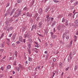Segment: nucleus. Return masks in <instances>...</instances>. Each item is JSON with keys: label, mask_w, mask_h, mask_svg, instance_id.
<instances>
[{"label": "nucleus", "mask_w": 78, "mask_h": 78, "mask_svg": "<svg viewBox=\"0 0 78 78\" xmlns=\"http://www.w3.org/2000/svg\"><path fill=\"white\" fill-rule=\"evenodd\" d=\"M12 22H13V19H12V18H10V20L9 18H8L7 19L6 23H11Z\"/></svg>", "instance_id": "nucleus-1"}, {"label": "nucleus", "mask_w": 78, "mask_h": 78, "mask_svg": "<svg viewBox=\"0 0 78 78\" xmlns=\"http://www.w3.org/2000/svg\"><path fill=\"white\" fill-rule=\"evenodd\" d=\"M26 16L27 17H29L30 18L32 17V13H30L29 12H27L26 13Z\"/></svg>", "instance_id": "nucleus-2"}, {"label": "nucleus", "mask_w": 78, "mask_h": 78, "mask_svg": "<svg viewBox=\"0 0 78 78\" xmlns=\"http://www.w3.org/2000/svg\"><path fill=\"white\" fill-rule=\"evenodd\" d=\"M75 14H73L72 13H69V14L68 16L69 17V16H70V17H72L73 19H74L75 18Z\"/></svg>", "instance_id": "nucleus-3"}, {"label": "nucleus", "mask_w": 78, "mask_h": 78, "mask_svg": "<svg viewBox=\"0 0 78 78\" xmlns=\"http://www.w3.org/2000/svg\"><path fill=\"white\" fill-rule=\"evenodd\" d=\"M21 13H22V10L20 9L18 11V12L17 13V17H19V16H20Z\"/></svg>", "instance_id": "nucleus-4"}, {"label": "nucleus", "mask_w": 78, "mask_h": 78, "mask_svg": "<svg viewBox=\"0 0 78 78\" xmlns=\"http://www.w3.org/2000/svg\"><path fill=\"white\" fill-rule=\"evenodd\" d=\"M18 66H19V68H20V69H25V67H24L23 66H22V65L20 64H19L18 65Z\"/></svg>", "instance_id": "nucleus-5"}, {"label": "nucleus", "mask_w": 78, "mask_h": 78, "mask_svg": "<svg viewBox=\"0 0 78 78\" xmlns=\"http://www.w3.org/2000/svg\"><path fill=\"white\" fill-rule=\"evenodd\" d=\"M56 22L55 21H54L52 22V24L51 25V27H53L55 25H56Z\"/></svg>", "instance_id": "nucleus-6"}, {"label": "nucleus", "mask_w": 78, "mask_h": 78, "mask_svg": "<svg viewBox=\"0 0 78 78\" xmlns=\"http://www.w3.org/2000/svg\"><path fill=\"white\" fill-rule=\"evenodd\" d=\"M42 12H43L42 9L41 8H40L39 9L38 13H39V14H41L42 13Z\"/></svg>", "instance_id": "nucleus-7"}, {"label": "nucleus", "mask_w": 78, "mask_h": 78, "mask_svg": "<svg viewBox=\"0 0 78 78\" xmlns=\"http://www.w3.org/2000/svg\"><path fill=\"white\" fill-rule=\"evenodd\" d=\"M34 0L30 2V5L31 6V7L33 6V5H34Z\"/></svg>", "instance_id": "nucleus-8"}, {"label": "nucleus", "mask_w": 78, "mask_h": 78, "mask_svg": "<svg viewBox=\"0 0 78 78\" xmlns=\"http://www.w3.org/2000/svg\"><path fill=\"white\" fill-rule=\"evenodd\" d=\"M72 52H71L69 53V56L70 57L69 58L70 59V60H71L72 59V58H73V56L72 55Z\"/></svg>", "instance_id": "nucleus-9"}, {"label": "nucleus", "mask_w": 78, "mask_h": 78, "mask_svg": "<svg viewBox=\"0 0 78 78\" xmlns=\"http://www.w3.org/2000/svg\"><path fill=\"white\" fill-rule=\"evenodd\" d=\"M19 41L20 42H23V38H22V37L20 36Z\"/></svg>", "instance_id": "nucleus-10"}, {"label": "nucleus", "mask_w": 78, "mask_h": 78, "mask_svg": "<svg viewBox=\"0 0 78 78\" xmlns=\"http://www.w3.org/2000/svg\"><path fill=\"white\" fill-rule=\"evenodd\" d=\"M47 22L49 24H51V21H50V19L48 18L47 20Z\"/></svg>", "instance_id": "nucleus-11"}, {"label": "nucleus", "mask_w": 78, "mask_h": 78, "mask_svg": "<svg viewBox=\"0 0 78 78\" xmlns=\"http://www.w3.org/2000/svg\"><path fill=\"white\" fill-rule=\"evenodd\" d=\"M13 27H10L9 28V29H7V31H11V30H13Z\"/></svg>", "instance_id": "nucleus-12"}, {"label": "nucleus", "mask_w": 78, "mask_h": 78, "mask_svg": "<svg viewBox=\"0 0 78 78\" xmlns=\"http://www.w3.org/2000/svg\"><path fill=\"white\" fill-rule=\"evenodd\" d=\"M60 26L61 28H64L66 27L65 25H64L63 24H60Z\"/></svg>", "instance_id": "nucleus-13"}, {"label": "nucleus", "mask_w": 78, "mask_h": 78, "mask_svg": "<svg viewBox=\"0 0 78 78\" xmlns=\"http://www.w3.org/2000/svg\"><path fill=\"white\" fill-rule=\"evenodd\" d=\"M23 10L24 11H28V8H27V7H25L23 9Z\"/></svg>", "instance_id": "nucleus-14"}, {"label": "nucleus", "mask_w": 78, "mask_h": 78, "mask_svg": "<svg viewBox=\"0 0 78 78\" xmlns=\"http://www.w3.org/2000/svg\"><path fill=\"white\" fill-rule=\"evenodd\" d=\"M42 22H40L39 23V28L41 27H42Z\"/></svg>", "instance_id": "nucleus-15"}, {"label": "nucleus", "mask_w": 78, "mask_h": 78, "mask_svg": "<svg viewBox=\"0 0 78 78\" xmlns=\"http://www.w3.org/2000/svg\"><path fill=\"white\" fill-rule=\"evenodd\" d=\"M62 17L63 16L62 15H60L57 16V18L58 19H61V18H62Z\"/></svg>", "instance_id": "nucleus-16"}, {"label": "nucleus", "mask_w": 78, "mask_h": 78, "mask_svg": "<svg viewBox=\"0 0 78 78\" xmlns=\"http://www.w3.org/2000/svg\"><path fill=\"white\" fill-rule=\"evenodd\" d=\"M78 65H75L74 69V70H77V69H78Z\"/></svg>", "instance_id": "nucleus-17"}, {"label": "nucleus", "mask_w": 78, "mask_h": 78, "mask_svg": "<svg viewBox=\"0 0 78 78\" xmlns=\"http://www.w3.org/2000/svg\"><path fill=\"white\" fill-rule=\"evenodd\" d=\"M57 37V36H56V35H54L51 36V37L53 39H55V38Z\"/></svg>", "instance_id": "nucleus-18"}, {"label": "nucleus", "mask_w": 78, "mask_h": 78, "mask_svg": "<svg viewBox=\"0 0 78 78\" xmlns=\"http://www.w3.org/2000/svg\"><path fill=\"white\" fill-rule=\"evenodd\" d=\"M38 16V14L37 13H36V14H35V15L34 17V19H36V18H37V17Z\"/></svg>", "instance_id": "nucleus-19"}, {"label": "nucleus", "mask_w": 78, "mask_h": 78, "mask_svg": "<svg viewBox=\"0 0 78 78\" xmlns=\"http://www.w3.org/2000/svg\"><path fill=\"white\" fill-rule=\"evenodd\" d=\"M14 53V55H15L16 57H17V54L18 53L17 51H15Z\"/></svg>", "instance_id": "nucleus-20"}, {"label": "nucleus", "mask_w": 78, "mask_h": 78, "mask_svg": "<svg viewBox=\"0 0 78 78\" xmlns=\"http://www.w3.org/2000/svg\"><path fill=\"white\" fill-rule=\"evenodd\" d=\"M28 60L29 61H30V62H31V61H33V60H32V58H31L29 57H28Z\"/></svg>", "instance_id": "nucleus-21"}, {"label": "nucleus", "mask_w": 78, "mask_h": 78, "mask_svg": "<svg viewBox=\"0 0 78 78\" xmlns=\"http://www.w3.org/2000/svg\"><path fill=\"white\" fill-rule=\"evenodd\" d=\"M57 29L58 31H59L61 30V26H60V24L57 27Z\"/></svg>", "instance_id": "nucleus-22"}, {"label": "nucleus", "mask_w": 78, "mask_h": 78, "mask_svg": "<svg viewBox=\"0 0 78 78\" xmlns=\"http://www.w3.org/2000/svg\"><path fill=\"white\" fill-rule=\"evenodd\" d=\"M65 25L66 26H68L69 25L68 24V20H66L65 22Z\"/></svg>", "instance_id": "nucleus-23"}, {"label": "nucleus", "mask_w": 78, "mask_h": 78, "mask_svg": "<svg viewBox=\"0 0 78 78\" xmlns=\"http://www.w3.org/2000/svg\"><path fill=\"white\" fill-rule=\"evenodd\" d=\"M50 9L49 7H47L46 9L45 10V11L46 12H47L48 11V9Z\"/></svg>", "instance_id": "nucleus-24"}, {"label": "nucleus", "mask_w": 78, "mask_h": 78, "mask_svg": "<svg viewBox=\"0 0 78 78\" xmlns=\"http://www.w3.org/2000/svg\"><path fill=\"white\" fill-rule=\"evenodd\" d=\"M76 54V50H74L73 52V55H75Z\"/></svg>", "instance_id": "nucleus-25"}, {"label": "nucleus", "mask_w": 78, "mask_h": 78, "mask_svg": "<svg viewBox=\"0 0 78 78\" xmlns=\"http://www.w3.org/2000/svg\"><path fill=\"white\" fill-rule=\"evenodd\" d=\"M2 48H3V47H5V43L3 42L2 43V45H1Z\"/></svg>", "instance_id": "nucleus-26"}, {"label": "nucleus", "mask_w": 78, "mask_h": 78, "mask_svg": "<svg viewBox=\"0 0 78 78\" xmlns=\"http://www.w3.org/2000/svg\"><path fill=\"white\" fill-rule=\"evenodd\" d=\"M65 21H66V19H65V17H63L62 18V22L64 23V22H65Z\"/></svg>", "instance_id": "nucleus-27"}, {"label": "nucleus", "mask_w": 78, "mask_h": 78, "mask_svg": "<svg viewBox=\"0 0 78 78\" xmlns=\"http://www.w3.org/2000/svg\"><path fill=\"white\" fill-rule=\"evenodd\" d=\"M37 27V25H35L32 26V27H33L34 29H36Z\"/></svg>", "instance_id": "nucleus-28"}, {"label": "nucleus", "mask_w": 78, "mask_h": 78, "mask_svg": "<svg viewBox=\"0 0 78 78\" xmlns=\"http://www.w3.org/2000/svg\"><path fill=\"white\" fill-rule=\"evenodd\" d=\"M78 24H75L74 25V28H78Z\"/></svg>", "instance_id": "nucleus-29"}, {"label": "nucleus", "mask_w": 78, "mask_h": 78, "mask_svg": "<svg viewBox=\"0 0 78 78\" xmlns=\"http://www.w3.org/2000/svg\"><path fill=\"white\" fill-rule=\"evenodd\" d=\"M7 67L8 69H11V65H8L7 66Z\"/></svg>", "instance_id": "nucleus-30"}, {"label": "nucleus", "mask_w": 78, "mask_h": 78, "mask_svg": "<svg viewBox=\"0 0 78 78\" xmlns=\"http://www.w3.org/2000/svg\"><path fill=\"white\" fill-rule=\"evenodd\" d=\"M22 1V0H17V2L18 3H21Z\"/></svg>", "instance_id": "nucleus-31"}, {"label": "nucleus", "mask_w": 78, "mask_h": 78, "mask_svg": "<svg viewBox=\"0 0 78 78\" xmlns=\"http://www.w3.org/2000/svg\"><path fill=\"white\" fill-rule=\"evenodd\" d=\"M16 9H17L16 8L14 7L12 11H13V12H14L15 11H16Z\"/></svg>", "instance_id": "nucleus-32"}, {"label": "nucleus", "mask_w": 78, "mask_h": 78, "mask_svg": "<svg viewBox=\"0 0 78 78\" xmlns=\"http://www.w3.org/2000/svg\"><path fill=\"white\" fill-rule=\"evenodd\" d=\"M14 12L12 11L10 13V16H12L14 14Z\"/></svg>", "instance_id": "nucleus-33"}, {"label": "nucleus", "mask_w": 78, "mask_h": 78, "mask_svg": "<svg viewBox=\"0 0 78 78\" xmlns=\"http://www.w3.org/2000/svg\"><path fill=\"white\" fill-rule=\"evenodd\" d=\"M53 1L55 3H58V2H59V1H57V0H53Z\"/></svg>", "instance_id": "nucleus-34"}, {"label": "nucleus", "mask_w": 78, "mask_h": 78, "mask_svg": "<svg viewBox=\"0 0 78 78\" xmlns=\"http://www.w3.org/2000/svg\"><path fill=\"white\" fill-rule=\"evenodd\" d=\"M14 58H13L12 57H10L9 58V60H14Z\"/></svg>", "instance_id": "nucleus-35"}, {"label": "nucleus", "mask_w": 78, "mask_h": 78, "mask_svg": "<svg viewBox=\"0 0 78 78\" xmlns=\"http://www.w3.org/2000/svg\"><path fill=\"white\" fill-rule=\"evenodd\" d=\"M74 6H77V5H78V2H76L74 4Z\"/></svg>", "instance_id": "nucleus-36"}, {"label": "nucleus", "mask_w": 78, "mask_h": 78, "mask_svg": "<svg viewBox=\"0 0 78 78\" xmlns=\"http://www.w3.org/2000/svg\"><path fill=\"white\" fill-rule=\"evenodd\" d=\"M28 52H29V54H31V50L30 49H28Z\"/></svg>", "instance_id": "nucleus-37"}, {"label": "nucleus", "mask_w": 78, "mask_h": 78, "mask_svg": "<svg viewBox=\"0 0 78 78\" xmlns=\"http://www.w3.org/2000/svg\"><path fill=\"white\" fill-rule=\"evenodd\" d=\"M66 36V34L64 33L63 34V36H62V38L63 39L64 38V37H65Z\"/></svg>", "instance_id": "nucleus-38"}, {"label": "nucleus", "mask_w": 78, "mask_h": 78, "mask_svg": "<svg viewBox=\"0 0 78 78\" xmlns=\"http://www.w3.org/2000/svg\"><path fill=\"white\" fill-rule=\"evenodd\" d=\"M7 15H9V14H10V12L9 11H7V13H6Z\"/></svg>", "instance_id": "nucleus-39"}, {"label": "nucleus", "mask_w": 78, "mask_h": 78, "mask_svg": "<svg viewBox=\"0 0 78 78\" xmlns=\"http://www.w3.org/2000/svg\"><path fill=\"white\" fill-rule=\"evenodd\" d=\"M16 69L17 70V71H18V72H19V70H20V68H17V67H16Z\"/></svg>", "instance_id": "nucleus-40"}, {"label": "nucleus", "mask_w": 78, "mask_h": 78, "mask_svg": "<svg viewBox=\"0 0 78 78\" xmlns=\"http://www.w3.org/2000/svg\"><path fill=\"white\" fill-rule=\"evenodd\" d=\"M8 27V26H5L4 28L5 30H8V29H9Z\"/></svg>", "instance_id": "nucleus-41"}, {"label": "nucleus", "mask_w": 78, "mask_h": 78, "mask_svg": "<svg viewBox=\"0 0 78 78\" xmlns=\"http://www.w3.org/2000/svg\"><path fill=\"white\" fill-rule=\"evenodd\" d=\"M30 21L31 23H33V18H31Z\"/></svg>", "instance_id": "nucleus-42"}, {"label": "nucleus", "mask_w": 78, "mask_h": 78, "mask_svg": "<svg viewBox=\"0 0 78 78\" xmlns=\"http://www.w3.org/2000/svg\"><path fill=\"white\" fill-rule=\"evenodd\" d=\"M25 38H26L27 37H28V35L27 34H24Z\"/></svg>", "instance_id": "nucleus-43"}, {"label": "nucleus", "mask_w": 78, "mask_h": 78, "mask_svg": "<svg viewBox=\"0 0 78 78\" xmlns=\"http://www.w3.org/2000/svg\"><path fill=\"white\" fill-rule=\"evenodd\" d=\"M50 34H51V36H53V34H53V32L52 31L51 32Z\"/></svg>", "instance_id": "nucleus-44"}, {"label": "nucleus", "mask_w": 78, "mask_h": 78, "mask_svg": "<svg viewBox=\"0 0 78 78\" xmlns=\"http://www.w3.org/2000/svg\"><path fill=\"white\" fill-rule=\"evenodd\" d=\"M16 43L17 44H21V43H20L19 41H16Z\"/></svg>", "instance_id": "nucleus-45"}, {"label": "nucleus", "mask_w": 78, "mask_h": 78, "mask_svg": "<svg viewBox=\"0 0 78 78\" xmlns=\"http://www.w3.org/2000/svg\"><path fill=\"white\" fill-rule=\"evenodd\" d=\"M37 34H38V35H39V36H41V37H44L43 36H42V35L39 34L38 33H37Z\"/></svg>", "instance_id": "nucleus-46"}, {"label": "nucleus", "mask_w": 78, "mask_h": 78, "mask_svg": "<svg viewBox=\"0 0 78 78\" xmlns=\"http://www.w3.org/2000/svg\"><path fill=\"white\" fill-rule=\"evenodd\" d=\"M28 47L29 49H30V48H31V44H29V45H28Z\"/></svg>", "instance_id": "nucleus-47"}, {"label": "nucleus", "mask_w": 78, "mask_h": 78, "mask_svg": "<svg viewBox=\"0 0 78 78\" xmlns=\"http://www.w3.org/2000/svg\"><path fill=\"white\" fill-rule=\"evenodd\" d=\"M4 76V75L3 74H0V78H2Z\"/></svg>", "instance_id": "nucleus-48"}, {"label": "nucleus", "mask_w": 78, "mask_h": 78, "mask_svg": "<svg viewBox=\"0 0 78 78\" xmlns=\"http://www.w3.org/2000/svg\"><path fill=\"white\" fill-rule=\"evenodd\" d=\"M67 37H66V39H67V40H68V39H69V35H67Z\"/></svg>", "instance_id": "nucleus-49"}, {"label": "nucleus", "mask_w": 78, "mask_h": 78, "mask_svg": "<svg viewBox=\"0 0 78 78\" xmlns=\"http://www.w3.org/2000/svg\"><path fill=\"white\" fill-rule=\"evenodd\" d=\"M16 61H14V63H13V65H14V66H16Z\"/></svg>", "instance_id": "nucleus-50"}, {"label": "nucleus", "mask_w": 78, "mask_h": 78, "mask_svg": "<svg viewBox=\"0 0 78 78\" xmlns=\"http://www.w3.org/2000/svg\"><path fill=\"white\" fill-rule=\"evenodd\" d=\"M39 19H40V17H39V16H38L36 19L37 21H38V20H39Z\"/></svg>", "instance_id": "nucleus-51"}, {"label": "nucleus", "mask_w": 78, "mask_h": 78, "mask_svg": "<svg viewBox=\"0 0 78 78\" xmlns=\"http://www.w3.org/2000/svg\"><path fill=\"white\" fill-rule=\"evenodd\" d=\"M15 38H16V36H14L12 38V40H14Z\"/></svg>", "instance_id": "nucleus-52"}, {"label": "nucleus", "mask_w": 78, "mask_h": 78, "mask_svg": "<svg viewBox=\"0 0 78 78\" xmlns=\"http://www.w3.org/2000/svg\"><path fill=\"white\" fill-rule=\"evenodd\" d=\"M0 61H1V62H3L5 61V60H2V59H1L0 60Z\"/></svg>", "instance_id": "nucleus-53"}, {"label": "nucleus", "mask_w": 78, "mask_h": 78, "mask_svg": "<svg viewBox=\"0 0 78 78\" xmlns=\"http://www.w3.org/2000/svg\"><path fill=\"white\" fill-rule=\"evenodd\" d=\"M70 8L71 9H74V6H71Z\"/></svg>", "instance_id": "nucleus-54"}, {"label": "nucleus", "mask_w": 78, "mask_h": 78, "mask_svg": "<svg viewBox=\"0 0 78 78\" xmlns=\"http://www.w3.org/2000/svg\"><path fill=\"white\" fill-rule=\"evenodd\" d=\"M74 37L75 39H77V37H76V35H75L74 36Z\"/></svg>", "instance_id": "nucleus-55"}, {"label": "nucleus", "mask_w": 78, "mask_h": 78, "mask_svg": "<svg viewBox=\"0 0 78 78\" xmlns=\"http://www.w3.org/2000/svg\"><path fill=\"white\" fill-rule=\"evenodd\" d=\"M4 51V49H0V52H3Z\"/></svg>", "instance_id": "nucleus-56"}, {"label": "nucleus", "mask_w": 78, "mask_h": 78, "mask_svg": "<svg viewBox=\"0 0 78 78\" xmlns=\"http://www.w3.org/2000/svg\"><path fill=\"white\" fill-rule=\"evenodd\" d=\"M37 69H38V70H40V69H41V66H38Z\"/></svg>", "instance_id": "nucleus-57"}, {"label": "nucleus", "mask_w": 78, "mask_h": 78, "mask_svg": "<svg viewBox=\"0 0 78 78\" xmlns=\"http://www.w3.org/2000/svg\"><path fill=\"white\" fill-rule=\"evenodd\" d=\"M69 67H68L67 68H66V71H67V70H69Z\"/></svg>", "instance_id": "nucleus-58"}, {"label": "nucleus", "mask_w": 78, "mask_h": 78, "mask_svg": "<svg viewBox=\"0 0 78 78\" xmlns=\"http://www.w3.org/2000/svg\"><path fill=\"white\" fill-rule=\"evenodd\" d=\"M9 6V3H8L7 4V6L6 7H8V6Z\"/></svg>", "instance_id": "nucleus-59"}, {"label": "nucleus", "mask_w": 78, "mask_h": 78, "mask_svg": "<svg viewBox=\"0 0 78 78\" xmlns=\"http://www.w3.org/2000/svg\"><path fill=\"white\" fill-rule=\"evenodd\" d=\"M4 69V68H3V67L2 66L1 68V70H2V71Z\"/></svg>", "instance_id": "nucleus-60"}, {"label": "nucleus", "mask_w": 78, "mask_h": 78, "mask_svg": "<svg viewBox=\"0 0 78 78\" xmlns=\"http://www.w3.org/2000/svg\"><path fill=\"white\" fill-rule=\"evenodd\" d=\"M24 30H27V27L25 26L24 28H23Z\"/></svg>", "instance_id": "nucleus-61"}, {"label": "nucleus", "mask_w": 78, "mask_h": 78, "mask_svg": "<svg viewBox=\"0 0 78 78\" xmlns=\"http://www.w3.org/2000/svg\"><path fill=\"white\" fill-rule=\"evenodd\" d=\"M48 29L45 30V32L47 33H48Z\"/></svg>", "instance_id": "nucleus-62"}, {"label": "nucleus", "mask_w": 78, "mask_h": 78, "mask_svg": "<svg viewBox=\"0 0 78 78\" xmlns=\"http://www.w3.org/2000/svg\"><path fill=\"white\" fill-rule=\"evenodd\" d=\"M70 58H68V62H70Z\"/></svg>", "instance_id": "nucleus-63"}, {"label": "nucleus", "mask_w": 78, "mask_h": 78, "mask_svg": "<svg viewBox=\"0 0 78 78\" xmlns=\"http://www.w3.org/2000/svg\"><path fill=\"white\" fill-rule=\"evenodd\" d=\"M76 23H78V20H76Z\"/></svg>", "instance_id": "nucleus-64"}]
</instances>
